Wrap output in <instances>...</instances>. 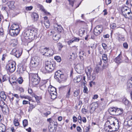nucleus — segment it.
Here are the masks:
<instances>
[{
    "label": "nucleus",
    "mask_w": 132,
    "mask_h": 132,
    "mask_svg": "<svg viewBox=\"0 0 132 132\" xmlns=\"http://www.w3.org/2000/svg\"><path fill=\"white\" fill-rule=\"evenodd\" d=\"M5 105V104L3 101H0V106L1 108L2 109H3L4 107V106Z\"/></svg>",
    "instance_id": "obj_41"
},
{
    "label": "nucleus",
    "mask_w": 132,
    "mask_h": 132,
    "mask_svg": "<svg viewBox=\"0 0 132 132\" xmlns=\"http://www.w3.org/2000/svg\"><path fill=\"white\" fill-rule=\"evenodd\" d=\"M40 51L43 55L47 57L51 56L54 54L53 50L49 48L41 47Z\"/></svg>",
    "instance_id": "obj_2"
},
{
    "label": "nucleus",
    "mask_w": 132,
    "mask_h": 132,
    "mask_svg": "<svg viewBox=\"0 0 132 132\" xmlns=\"http://www.w3.org/2000/svg\"><path fill=\"white\" fill-rule=\"evenodd\" d=\"M85 29L84 28H81L79 30V35L82 37L85 32Z\"/></svg>",
    "instance_id": "obj_28"
},
{
    "label": "nucleus",
    "mask_w": 132,
    "mask_h": 132,
    "mask_svg": "<svg viewBox=\"0 0 132 132\" xmlns=\"http://www.w3.org/2000/svg\"><path fill=\"white\" fill-rule=\"evenodd\" d=\"M13 55L17 57H19L21 55V53L18 51H17L16 48L13 49L12 51Z\"/></svg>",
    "instance_id": "obj_14"
},
{
    "label": "nucleus",
    "mask_w": 132,
    "mask_h": 132,
    "mask_svg": "<svg viewBox=\"0 0 132 132\" xmlns=\"http://www.w3.org/2000/svg\"><path fill=\"white\" fill-rule=\"evenodd\" d=\"M38 7L42 11L44 9L42 5L39 4L38 5Z\"/></svg>",
    "instance_id": "obj_61"
},
{
    "label": "nucleus",
    "mask_w": 132,
    "mask_h": 132,
    "mask_svg": "<svg viewBox=\"0 0 132 132\" xmlns=\"http://www.w3.org/2000/svg\"><path fill=\"white\" fill-rule=\"evenodd\" d=\"M31 16L33 20L34 21H37L38 19V15L36 13H33L31 15Z\"/></svg>",
    "instance_id": "obj_21"
},
{
    "label": "nucleus",
    "mask_w": 132,
    "mask_h": 132,
    "mask_svg": "<svg viewBox=\"0 0 132 132\" xmlns=\"http://www.w3.org/2000/svg\"><path fill=\"white\" fill-rule=\"evenodd\" d=\"M23 81L22 78V77H19L17 80L19 84H21L22 82Z\"/></svg>",
    "instance_id": "obj_48"
},
{
    "label": "nucleus",
    "mask_w": 132,
    "mask_h": 132,
    "mask_svg": "<svg viewBox=\"0 0 132 132\" xmlns=\"http://www.w3.org/2000/svg\"><path fill=\"white\" fill-rule=\"evenodd\" d=\"M122 14L126 18H128V15L131 10L127 6L122 7L121 9Z\"/></svg>",
    "instance_id": "obj_9"
},
{
    "label": "nucleus",
    "mask_w": 132,
    "mask_h": 132,
    "mask_svg": "<svg viewBox=\"0 0 132 132\" xmlns=\"http://www.w3.org/2000/svg\"><path fill=\"white\" fill-rule=\"evenodd\" d=\"M48 91L52 99H54L56 97L57 93L56 89L54 87L52 86H50L48 88Z\"/></svg>",
    "instance_id": "obj_6"
},
{
    "label": "nucleus",
    "mask_w": 132,
    "mask_h": 132,
    "mask_svg": "<svg viewBox=\"0 0 132 132\" xmlns=\"http://www.w3.org/2000/svg\"><path fill=\"white\" fill-rule=\"evenodd\" d=\"M123 101L124 104L126 105H128L129 103V101L127 99H123Z\"/></svg>",
    "instance_id": "obj_45"
},
{
    "label": "nucleus",
    "mask_w": 132,
    "mask_h": 132,
    "mask_svg": "<svg viewBox=\"0 0 132 132\" xmlns=\"http://www.w3.org/2000/svg\"><path fill=\"white\" fill-rule=\"evenodd\" d=\"M46 85L45 84H40V88L42 90H45L46 87Z\"/></svg>",
    "instance_id": "obj_42"
},
{
    "label": "nucleus",
    "mask_w": 132,
    "mask_h": 132,
    "mask_svg": "<svg viewBox=\"0 0 132 132\" xmlns=\"http://www.w3.org/2000/svg\"><path fill=\"white\" fill-rule=\"evenodd\" d=\"M55 74L54 78L59 82H64L66 80V77L61 71L58 70L57 71Z\"/></svg>",
    "instance_id": "obj_3"
},
{
    "label": "nucleus",
    "mask_w": 132,
    "mask_h": 132,
    "mask_svg": "<svg viewBox=\"0 0 132 132\" xmlns=\"http://www.w3.org/2000/svg\"><path fill=\"white\" fill-rule=\"evenodd\" d=\"M54 59L59 62H60L61 60L60 57L59 56H56L54 57Z\"/></svg>",
    "instance_id": "obj_44"
},
{
    "label": "nucleus",
    "mask_w": 132,
    "mask_h": 132,
    "mask_svg": "<svg viewBox=\"0 0 132 132\" xmlns=\"http://www.w3.org/2000/svg\"><path fill=\"white\" fill-rule=\"evenodd\" d=\"M14 124L15 126H18L19 125L18 120L17 118H15L14 120Z\"/></svg>",
    "instance_id": "obj_34"
},
{
    "label": "nucleus",
    "mask_w": 132,
    "mask_h": 132,
    "mask_svg": "<svg viewBox=\"0 0 132 132\" xmlns=\"http://www.w3.org/2000/svg\"><path fill=\"white\" fill-rule=\"evenodd\" d=\"M37 29L35 28L30 26L25 30L24 35L26 40L29 39L32 40L37 37Z\"/></svg>",
    "instance_id": "obj_1"
},
{
    "label": "nucleus",
    "mask_w": 132,
    "mask_h": 132,
    "mask_svg": "<svg viewBox=\"0 0 132 132\" xmlns=\"http://www.w3.org/2000/svg\"><path fill=\"white\" fill-rule=\"evenodd\" d=\"M127 86L128 88H130L132 87V78L129 80L127 81Z\"/></svg>",
    "instance_id": "obj_29"
},
{
    "label": "nucleus",
    "mask_w": 132,
    "mask_h": 132,
    "mask_svg": "<svg viewBox=\"0 0 132 132\" xmlns=\"http://www.w3.org/2000/svg\"><path fill=\"white\" fill-rule=\"evenodd\" d=\"M73 42H74L73 40L72 39H71L69 40L67 42V43L68 45H70L72 43H73Z\"/></svg>",
    "instance_id": "obj_58"
},
{
    "label": "nucleus",
    "mask_w": 132,
    "mask_h": 132,
    "mask_svg": "<svg viewBox=\"0 0 132 132\" xmlns=\"http://www.w3.org/2000/svg\"><path fill=\"white\" fill-rule=\"evenodd\" d=\"M33 8V7L32 6H28L26 7V10L27 11H30Z\"/></svg>",
    "instance_id": "obj_55"
},
{
    "label": "nucleus",
    "mask_w": 132,
    "mask_h": 132,
    "mask_svg": "<svg viewBox=\"0 0 132 132\" xmlns=\"http://www.w3.org/2000/svg\"><path fill=\"white\" fill-rule=\"evenodd\" d=\"M102 45L103 48L104 50H106L107 48V46L106 44L104 43H103L102 44Z\"/></svg>",
    "instance_id": "obj_60"
},
{
    "label": "nucleus",
    "mask_w": 132,
    "mask_h": 132,
    "mask_svg": "<svg viewBox=\"0 0 132 132\" xmlns=\"http://www.w3.org/2000/svg\"><path fill=\"white\" fill-rule=\"evenodd\" d=\"M72 39H73L74 42H78L80 40V39L78 38H77L76 37H74Z\"/></svg>",
    "instance_id": "obj_52"
},
{
    "label": "nucleus",
    "mask_w": 132,
    "mask_h": 132,
    "mask_svg": "<svg viewBox=\"0 0 132 132\" xmlns=\"http://www.w3.org/2000/svg\"><path fill=\"white\" fill-rule=\"evenodd\" d=\"M115 62L119 64L120 63L123 62V60L122 59L121 56L119 55L117 57L115 60Z\"/></svg>",
    "instance_id": "obj_23"
},
{
    "label": "nucleus",
    "mask_w": 132,
    "mask_h": 132,
    "mask_svg": "<svg viewBox=\"0 0 132 132\" xmlns=\"http://www.w3.org/2000/svg\"><path fill=\"white\" fill-rule=\"evenodd\" d=\"M78 122L80 123H82V119L81 116H79L78 117Z\"/></svg>",
    "instance_id": "obj_51"
},
{
    "label": "nucleus",
    "mask_w": 132,
    "mask_h": 132,
    "mask_svg": "<svg viewBox=\"0 0 132 132\" xmlns=\"http://www.w3.org/2000/svg\"><path fill=\"white\" fill-rule=\"evenodd\" d=\"M125 125L128 127L132 126V116H128L124 122Z\"/></svg>",
    "instance_id": "obj_11"
},
{
    "label": "nucleus",
    "mask_w": 132,
    "mask_h": 132,
    "mask_svg": "<svg viewBox=\"0 0 132 132\" xmlns=\"http://www.w3.org/2000/svg\"><path fill=\"white\" fill-rule=\"evenodd\" d=\"M29 79L34 86L37 85L39 82L40 78L36 74L30 73L29 74Z\"/></svg>",
    "instance_id": "obj_5"
},
{
    "label": "nucleus",
    "mask_w": 132,
    "mask_h": 132,
    "mask_svg": "<svg viewBox=\"0 0 132 132\" xmlns=\"http://www.w3.org/2000/svg\"><path fill=\"white\" fill-rule=\"evenodd\" d=\"M93 71V69L91 67L89 66L87 67L86 69V72L87 76H90L91 72Z\"/></svg>",
    "instance_id": "obj_16"
},
{
    "label": "nucleus",
    "mask_w": 132,
    "mask_h": 132,
    "mask_svg": "<svg viewBox=\"0 0 132 132\" xmlns=\"http://www.w3.org/2000/svg\"><path fill=\"white\" fill-rule=\"evenodd\" d=\"M0 96L1 98L4 100H5L6 98V95L4 92L3 91L1 92L0 93Z\"/></svg>",
    "instance_id": "obj_30"
},
{
    "label": "nucleus",
    "mask_w": 132,
    "mask_h": 132,
    "mask_svg": "<svg viewBox=\"0 0 132 132\" xmlns=\"http://www.w3.org/2000/svg\"><path fill=\"white\" fill-rule=\"evenodd\" d=\"M71 90V88H70L68 90V91L66 94V97L67 98H69V96L70 95V92Z\"/></svg>",
    "instance_id": "obj_43"
},
{
    "label": "nucleus",
    "mask_w": 132,
    "mask_h": 132,
    "mask_svg": "<svg viewBox=\"0 0 132 132\" xmlns=\"http://www.w3.org/2000/svg\"><path fill=\"white\" fill-rule=\"evenodd\" d=\"M81 112L83 114H85L88 112V111L85 108H83L82 109Z\"/></svg>",
    "instance_id": "obj_53"
},
{
    "label": "nucleus",
    "mask_w": 132,
    "mask_h": 132,
    "mask_svg": "<svg viewBox=\"0 0 132 132\" xmlns=\"http://www.w3.org/2000/svg\"><path fill=\"white\" fill-rule=\"evenodd\" d=\"M44 24L47 28H48L50 25V22L49 20H45L44 21Z\"/></svg>",
    "instance_id": "obj_32"
},
{
    "label": "nucleus",
    "mask_w": 132,
    "mask_h": 132,
    "mask_svg": "<svg viewBox=\"0 0 132 132\" xmlns=\"http://www.w3.org/2000/svg\"><path fill=\"white\" fill-rule=\"evenodd\" d=\"M108 123L110 124V126L112 127L113 129V130L117 131L118 130L119 128V122L118 120L112 118L110 119L109 121L107 122L106 123L108 124Z\"/></svg>",
    "instance_id": "obj_4"
},
{
    "label": "nucleus",
    "mask_w": 132,
    "mask_h": 132,
    "mask_svg": "<svg viewBox=\"0 0 132 132\" xmlns=\"http://www.w3.org/2000/svg\"><path fill=\"white\" fill-rule=\"evenodd\" d=\"M30 102H29L26 101V100H23L22 102V104H30Z\"/></svg>",
    "instance_id": "obj_62"
},
{
    "label": "nucleus",
    "mask_w": 132,
    "mask_h": 132,
    "mask_svg": "<svg viewBox=\"0 0 132 132\" xmlns=\"http://www.w3.org/2000/svg\"><path fill=\"white\" fill-rule=\"evenodd\" d=\"M79 56L80 57L81 59V57H82L84 55V53L83 51H80L79 53Z\"/></svg>",
    "instance_id": "obj_56"
},
{
    "label": "nucleus",
    "mask_w": 132,
    "mask_h": 132,
    "mask_svg": "<svg viewBox=\"0 0 132 132\" xmlns=\"http://www.w3.org/2000/svg\"><path fill=\"white\" fill-rule=\"evenodd\" d=\"M116 108L115 107H111L110 108L108 109V111L109 113L112 115H115Z\"/></svg>",
    "instance_id": "obj_24"
},
{
    "label": "nucleus",
    "mask_w": 132,
    "mask_h": 132,
    "mask_svg": "<svg viewBox=\"0 0 132 132\" xmlns=\"http://www.w3.org/2000/svg\"><path fill=\"white\" fill-rule=\"evenodd\" d=\"M98 106V104L96 102H95L92 103L91 105V110L92 111H95L96 109Z\"/></svg>",
    "instance_id": "obj_20"
},
{
    "label": "nucleus",
    "mask_w": 132,
    "mask_h": 132,
    "mask_svg": "<svg viewBox=\"0 0 132 132\" xmlns=\"http://www.w3.org/2000/svg\"><path fill=\"white\" fill-rule=\"evenodd\" d=\"M118 40L120 42L121 41H124L125 40L123 36L120 35H119L118 36Z\"/></svg>",
    "instance_id": "obj_37"
},
{
    "label": "nucleus",
    "mask_w": 132,
    "mask_h": 132,
    "mask_svg": "<svg viewBox=\"0 0 132 132\" xmlns=\"http://www.w3.org/2000/svg\"><path fill=\"white\" fill-rule=\"evenodd\" d=\"M14 1H9L6 4L9 7V8L11 9H14L15 6L14 5Z\"/></svg>",
    "instance_id": "obj_17"
},
{
    "label": "nucleus",
    "mask_w": 132,
    "mask_h": 132,
    "mask_svg": "<svg viewBox=\"0 0 132 132\" xmlns=\"http://www.w3.org/2000/svg\"><path fill=\"white\" fill-rule=\"evenodd\" d=\"M123 46L124 48L127 49L128 47V45L127 43L125 42L123 44Z\"/></svg>",
    "instance_id": "obj_49"
},
{
    "label": "nucleus",
    "mask_w": 132,
    "mask_h": 132,
    "mask_svg": "<svg viewBox=\"0 0 132 132\" xmlns=\"http://www.w3.org/2000/svg\"><path fill=\"white\" fill-rule=\"evenodd\" d=\"M5 126L2 124H0V132H5Z\"/></svg>",
    "instance_id": "obj_31"
},
{
    "label": "nucleus",
    "mask_w": 132,
    "mask_h": 132,
    "mask_svg": "<svg viewBox=\"0 0 132 132\" xmlns=\"http://www.w3.org/2000/svg\"><path fill=\"white\" fill-rule=\"evenodd\" d=\"M91 80H94L96 77V74L95 73H93L92 74H91L90 76H87Z\"/></svg>",
    "instance_id": "obj_35"
},
{
    "label": "nucleus",
    "mask_w": 132,
    "mask_h": 132,
    "mask_svg": "<svg viewBox=\"0 0 132 132\" xmlns=\"http://www.w3.org/2000/svg\"><path fill=\"white\" fill-rule=\"evenodd\" d=\"M103 30L102 27L99 25L97 26L94 29V34L96 36L99 35L102 32Z\"/></svg>",
    "instance_id": "obj_10"
},
{
    "label": "nucleus",
    "mask_w": 132,
    "mask_h": 132,
    "mask_svg": "<svg viewBox=\"0 0 132 132\" xmlns=\"http://www.w3.org/2000/svg\"><path fill=\"white\" fill-rule=\"evenodd\" d=\"M75 68L77 70H76L77 72L79 73L84 69V66L82 64H78L76 66Z\"/></svg>",
    "instance_id": "obj_18"
},
{
    "label": "nucleus",
    "mask_w": 132,
    "mask_h": 132,
    "mask_svg": "<svg viewBox=\"0 0 132 132\" xmlns=\"http://www.w3.org/2000/svg\"><path fill=\"white\" fill-rule=\"evenodd\" d=\"M110 26L111 28L114 29L116 28V24L114 23H113L110 25Z\"/></svg>",
    "instance_id": "obj_57"
},
{
    "label": "nucleus",
    "mask_w": 132,
    "mask_h": 132,
    "mask_svg": "<svg viewBox=\"0 0 132 132\" xmlns=\"http://www.w3.org/2000/svg\"><path fill=\"white\" fill-rule=\"evenodd\" d=\"M107 124L105 123V125L104 129L107 132H112L116 131L115 130H113V129L112 128V127H111L110 125H108L107 126Z\"/></svg>",
    "instance_id": "obj_19"
},
{
    "label": "nucleus",
    "mask_w": 132,
    "mask_h": 132,
    "mask_svg": "<svg viewBox=\"0 0 132 132\" xmlns=\"http://www.w3.org/2000/svg\"><path fill=\"white\" fill-rule=\"evenodd\" d=\"M10 29H13V30L20 31L19 25L15 23L13 24L10 27Z\"/></svg>",
    "instance_id": "obj_22"
},
{
    "label": "nucleus",
    "mask_w": 132,
    "mask_h": 132,
    "mask_svg": "<svg viewBox=\"0 0 132 132\" xmlns=\"http://www.w3.org/2000/svg\"><path fill=\"white\" fill-rule=\"evenodd\" d=\"M15 62L14 61H12L7 65L6 66V68L8 71L12 73L15 70Z\"/></svg>",
    "instance_id": "obj_8"
},
{
    "label": "nucleus",
    "mask_w": 132,
    "mask_h": 132,
    "mask_svg": "<svg viewBox=\"0 0 132 132\" xmlns=\"http://www.w3.org/2000/svg\"><path fill=\"white\" fill-rule=\"evenodd\" d=\"M55 128V127H54V128ZM49 129L50 132H55V128L54 129H53V127H52V126H51V124L50 125L49 127Z\"/></svg>",
    "instance_id": "obj_38"
},
{
    "label": "nucleus",
    "mask_w": 132,
    "mask_h": 132,
    "mask_svg": "<svg viewBox=\"0 0 132 132\" xmlns=\"http://www.w3.org/2000/svg\"><path fill=\"white\" fill-rule=\"evenodd\" d=\"M60 37L61 35L60 34L54 33L53 35V38L54 40L57 41L60 38Z\"/></svg>",
    "instance_id": "obj_26"
},
{
    "label": "nucleus",
    "mask_w": 132,
    "mask_h": 132,
    "mask_svg": "<svg viewBox=\"0 0 132 132\" xmlns=\"http://www.w3.org/2000/svg\"><path fill=\"white\" fill-rule=\"evenodd\" d=\"M42 11L44 12V15H50V13L48 12L44 9Z\"/></svg>",
    "instance_id": "obj_47"
},
{
    "label": "nucleus",
    "mask_w": 132,
    "mask_h": 132,
    "mask_svg": "<svg viewBox=\"0 0 132 132\" xmlns=\"http://www.w3.org/2000/svg\"><path fill=\"white\" fill-rule=\"evenodd\" d=\"M54 27L55 30L58 33H61L63 31V29L61 25H59L57 23L54 24Z\"/></svg>",
    "instance_id": "obj_12"
},
{
    "label": "nucleus",
    "mask_w": 132,
    "mask_h": 132,
    "mask_svg": "<svg viewBox=\"0 0 132 132\" xmlns=\"http://www.w3.org/2000/svg\"><path fill=\"white\" fill-rule=\"evenodd\" d=\"M68 1L69 2L70 4L72 6H73L74 0H68Z\"/></svg>",
    "instance_id": "obj_59"
},
{
    "label": "nucleus",
    "mask_w": 132,
    "mask_h": 132,
    "mask_svg": "<svg viewBox=\"0 0 132 132\" xmlns=\"http://www.w3.org/2000/svg\"><path fill=\"white\" fill-rule=\"evenodd\" d=\"M102 60L106 62L108 60L107 55L105 54H103L102 56Z\"/></svg>",
    "instance_id": "obj_39"
},
{
    "label": "nucleus",
    "mask_w": 132,
    "mask_h": 132,
    "mask_svg": "<svg viewBox=\"0 0 132 132\" xmlns=\"http://www.w3.org/2000/svg\"><path fill=\"white\" fill-rule=\"evenodd\" d=\"M73 121L74 122H76L77 121L78 119L75 116H73Z\"/></svg>",
    "instance_id": "obj_63"
},
{
    "label": "nucleus",
    "mask_w": 132,
    "mask_h": 132,
    "mask_svg": "<svg viewBox=\"0 0 132 132\" xmlns=\"http://www.w3.org/2000/svg\"><path fill=\"white\" fill-rule=\"evenodd\" d=\"M39 64V63L36 58H32L30 61V66L33 68L37 67Z\"/></svg>",
    "instance_id": "obj_13"
},
{
    "label": "nucleus",
    "mask_w": 132,
    "mask_h": 132,
    "mask_svg": "<svg viewBox=\"0 0 132 132\" xmlns=\"http://www.w3.org/2000/svg\"><path fill=\"white\" fill-rule=\"evenodd\" d=\"M45 69L46 71L48 72H52L54 69V66L53 63L51 61H46L45 63Z\"/></svg>",
    "instance_id": "obj_7"
},
{
    "label": "nucleus",
    "mask_w": 132,
    "mask_h": 132,
    "mask_svg": "<svg viewBox=\"0 0 132 132\" xmlns=\"http://www.w3.org/2000/svg\"><path fill=\"white\" fill-rule=\"evenodd\" d=\"M23 124L24 127H25L28 125V121L27 120L24 119L23 121Z\"/></svg>",
    "instance_id": "obj_40"
},
{
    "label": "nucleus",
    "mask_w": 132,
    "mask_h": 132,
    "mask_svg": "<svg viewBox=\"0 0 132 132\" xmlns=\"http://www.w3.org/2000/svg\"><path fill=\"white\" fill-rule=\"evenodd\" d=\"M83 92L85 93H88V90L87 88L85 85H84L83 87Z\"/></svg>",
    "instance_id": "obj_46"
},
{
    "label": "nucleus",
    "mask_w": 132,
    "mask_h": 132,
    "mask_svg": "<svg viewBox=\"0 0 132 132\" xmlns=\"http://www.w3.org/2000/svg\"><path fill=\"white\" fill-rule=\"evenodd\" d=\"M20 31L10 29V34L11 36H14L17 35L19 33Z\"/></svg>",
    "instance_id": "obj_15"
},
{
    "label": "nucleus",
    "mask_w": 132,
    "mask_h": 132,
    "mask_svg": "<svg viewBox=\"0 0 132 132\" xmlns=\"http://www.w3.org/2000/svg\"><path fill=\"white\" fill-rule=\"evenodd\" d=\"M80 90L79 89L76 90H75L73 93V95L75 97H76L79 94Z\"/></svg>",
    "instance_id": "obj_36"
},
{
    "label": "nucleus",
    "mask_w": 132,
    "mask_h": 132,
    "mask_svg": "<svg viewBox=\"0 0 132 132\" xmlns=\"http://www.w3.org/2000/svg\"><path fill=\"white\" fill-rule=\"evenodd\" d=\"M99 70V68L98 67H95V70L97 73H98Z\"/></svg>",
    "instance_id": "obj_64"
},
{
    "label": "nucleus",
    "mask_w": 132,
    "mask_h": 132,
    "mask_svg": "<svg viewBox=\"0 0 132 132\" xmlns=\"http://www.w3.org/2000/svg\"><path fill=\"white\" fill-rule=\"evenodd\" d=\"M29 108L28 109V111L29 112H31L32 110L34 108L35 106L32 104H29Z\"/></svg>",
    "instance_id": "obj_33"
},
{
    "label": "nucleus",
    "mask_w": 132,
    "mask_h": 132,
    "mask_svg": "<svg viewBox=\"0 0 132 132\" xmlns=\"http://www.w3.org/2000/svg\"><path fill=\"white\" fill-rule=\"evenodd\" d=\"M123 112V110L122 109L116 108V111L115 115L118 116L121 114Z\"/></svg>",
    "instance_id": "obj_25"
},
{
    "label": "nucleus",
    "mask_w": 132,
    "mask_h": 132,
    "mask_svg": "<svg viewBox=\"0 0 132 132\" xmlns=\"http://www.w3.org/2000/svg\"><path fill=\"white\" fill-rule=\"evenodd\" d=\"M82 79V76L79 75L76 76L74 79V81L75 83H78L81 81Z\"/></svg>",
    "instance_id": "obj_27"
},
{
    "label": "nucleus",
    "mask_w": 132,
    "mask_h": 132,
    "mask_svg": "<svg viewBox=\"0 0 132 132\" xmlns=\"http://www.w3.org/2000/svg\"><path fill=\"white\" fill-rule=\"evenodd\" d=\"M57 46L60 50L63 47L62 44L60 43H58L57 44Z\"/></svg>",
    "instance_id": "obj_54"
},
{
    "label": "nucleus",
    "mask_w": 132,
    "mask_h": 132,
    "mask_svg": "<svg viewBox=\"0 0 132 132\" xmlns=\"http://www.w3.org/2000/svg\"><path fill=\"white\" fill-rule=\"evenodd\" d=\"M127 16H128V17L127 18L132 19V12H131V10L130 11L129 14Z\"/></svg>",
    "instance_id": "obj_50"
}]
</instances>
